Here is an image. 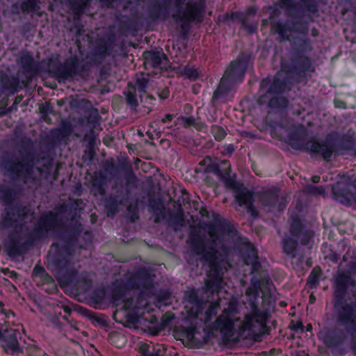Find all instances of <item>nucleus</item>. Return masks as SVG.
Instances as JSON below:
<instances>
[{"instance_id": "obj_1", "label": "nucleus", "mask_w": 356, "mask_h": 356, "mask_svg": "<svg viewBox=\"0 0 356 356\" xmlns=\"http://www.w3.org/2000/svg\"><path fill=\"white\" fill-rule=\"evenodd\" d=\"M59 219V227L54 233L60 228V238L63 242H54L51 244L47 256V268L61 286H74L78 282V273L74 268L73 261V245L82 232L83 227L79 222L61 227L62 220L60 218Z\"/></svg>"}, {"instance_id": "obj_2", "label": "nucleus", "mask_w": 356, "mask_h": 356, "mask_svg": "<svg viewBox=\"0 0 356 356\" xmlns=\"http://www.w3.org/2000/svg\"><path fill=\"white\" fill-rule=\"evenodd\" d=\"M17 62L26 78L31 79L44 72L58 83L73 81L90 69L88 63L77 55L71 56L63 62L57 58L38 61L31 51H25L19 53Z\"/></svg>"}, {"instance_id": "obj_3", "label": "nucleus", "mask_w": 356, "mask_h": 356, "mask_svg": "<svg viewBox=\"0 0 356 356\" xmlns=\"http://www.w3.org/2000/svg\"><path fill=\"white\" fill-rule=\"evenodd\" d=\"M58 213L47 211L42 213L33 225V230L24 238L17 229L10 232L5 242V252L12 259H19L38 243L49 238L60 224Z\"/></svg>"}, {"instance_id": "obj_4", "label": "nucleus", "mask_w": 356, "mask_h": 356, "mask_svg": "<svg viewBox=\"0 0 356 356\" xmlns=\"http://www.w3.org/2000/svg\"><path fill=\"white\" fill-rule=\"evenodd\" d=\"M191 251L201 257L200 260L208 264L209 270L207 276L210 278L205 282L207 291L211 293L219 292L223 284V269L221 263L218 259L216 249L211 246L206 248L205 238L197 233L191 232L187 240Z\"/></svg>"}, {"instance_id": "obj_5", "label": "nucleus", "mask_w": 356, "mask_h": 356, "mask_svg": "<svg viewBox=\"0 0 356 356\" xmlns=\"http://www.w3.org/2000/svg\"><path fill=\"white\" fill-rule=\"evenodd\" d=\"M260 316L259 312L254 314H247L244 316L243 322L238 327V336H235L223 325L215 319L210 323L204 324L203 328L204 336L202 343H207L214 337V332H217L220 334L222 343L229 346L237 343L242 339H252L256 336L254 330V323L258 321L257 317Z\"/></svg>"}, {"instance_id": "obj_6", "label": "nucleus", "mask_w": 356, "mask_h": 356, "mask_svg": "<svg viewBox=\"0 0 356 356\" xmlns=\"http://www.w3.org/2000/svg\"><path fill=\"white\" fill-rule=\"evenodd\" d=\"M22 187L17 184L9 186L0 182V203L5 207L3 216L6 227H13L17 222L26 221L32 215L31 209L18 202Z\"/></svg>"}, {"instance_id": "obj_7", "label": "nucleus", "mask_w": 356, "mask_h": 356, "mask_svg": "<svg viewBox=\"0 0 356 356\" xmlns=\"http://www.w3.org/2000/svg\"><path fill=\"white\" fill-rule=\"evenodd\" d=\"M250 60V54L241 51L236 59L229 63L213 92V99L217 100L226 97L237 83L244 81Z\"/></svg>"}, {"instance_id": "obj_8", "label": "nucleus", "mask_w": 356, "mask_h": 356, "mask_svg": "<svg viewBox=\"0 0 356 356\" xmlns=\"http://www.w3.org/2000/svg\"><path fill=\"white\" fill-rule=\"evenodd\" d=\"M132 291L128 278H119L111 282L110 286V298L113 304L119 305L123 302V309L127 311L126 319L129 323L135 324L145 314L146 308L135 303L133 298H127L129 291Z\"/></svg>"}, {"instance_id": "obj_9", "label": "nucleus", "mask_w": 356, "mask_h": 356, "mask_svg": "<svg viewBox=\"0 0 356 356\" xmlns=\"http://www.w3.org/2000/svg\"><path fill=\"white\" fill-rule=\"evenodd\" d=\"M33 156V154L28 152L19 161L13 154L6 152L0 157V168L13 181L19 180L26 183L32 175Z\"/></svg>"}, {"instance_id": "obj_10", "label": "nucleus", "mask_w": 356, "mask_h": 356, "mask_svg": "<svg viewBox=\"0 0 356 356\" xmlns=\"http://www.w3.org/2000/svg\"><path fill=\"white\" fill-rule=\"evenodd\" d=\"M205 3L204 1L189 2L182 12L173 15L177 22H180L182 37L188 33L192 22L201 23L204 17Z\"/></svg>"}, {"instance_id": "obj_11", "label": "nucleus", "mask_w": 356, "mask_h": 356, "mask_svg": "<svg viewBox=\"0 0 356 356\" xmlns=\"http://www.w3.org/2000/svg\"><path fill=\"white\" fill-rule=\"evenodd\" d=\"M259 95L252 103L250 113L254 116V125L261 132L267 131V76L260 82Z\"/></svg>"}, {"instance_id": "obj_12", "label": "nucleus", "mask_w": 356, "mask_h": 356, "mask_svg": "<svg viewBox=\"0 0 356 356\" xmlns=\"http://www.w3.org/2000/svg\"><path fill=\"white\" fill-rule=\"evenodd\" d=\"M258 11V7L256 6H249L245 11H231L225 13L222 19L226 22L228 21L236 22L241 24V28L248 35H252L257 33L258 29V22L257 21L249 22L248 18L250 16H255Z\"/></svg>"}, {"instance_id": "obj_13", "label": "nucleus", "mask_w": 356, "mask_h": 356, "mask_svg": "<svg viewBox=\"0 0 356 356\" xmlns=\"http://www.w3.org/2000/svg\"><path fill=\"white\" fill-rule=\"evenodd\" d=\"M21 337V333L17 329H0V341L5 352L8 355L23 356L24 346L19 342Z\"/></svg>"}, {"instance_id": "obj_14", "label": "nucleus", "mask_w": 356, "mask_h": 356, "mask_svg": "<svg viewBox=\"0 0 356 356\" xmlns=\"http://www.w3.org/2000/svg\"><path fill=\"white\" fill-rule=\"evenodd\" d=\"M261 284L263 286L262 290V312L256 311L252 314L256 312H259L260 316L257 317V322L254 323V328L256 325L261 326V332L263 335L267 334V308H265V305L267 302V277H263L261 279ZM261 289V282L254 278H252L250 282V286L248 289L247 293L250 294L252 292L257 294Z\"/></svg>"}, {"instance_id": "obj_15", "label": "nucleus", "mask_w": 356, "mask_h": 356, "mask_svg": "<svg viewBox=\"0 0 356 356\" xmlns=\"http://www.w3.org/2000/svg\"><path fill=\"white\" fill-rule=\"evenodd\" d=\"M238 312V304L236 300H231L221 314L216 317L218 322L223 325L235 336H238V327L243 322L240 317L236 316Z\"/></svg>"}, {"instance_id": "obj_16", "label": "nucleus", "mask_w": 356, "mask_h": 356, "mask_svg": "<svg viewBox=\"0 0 356 356\" xmlns=\"http://www.w3.org/2000/svg\"><path fill=\"white\" fill-rule=\"evenodd\" d=\"M207 170L216 175L227 188L236 189L238 187L236 175L232 173L231 164L228 160L221 161L220 164H210L207 166Z\"/></svg>"}, {"instance_id": "obj_17", "label": "nucleus", "mask_w": 356, "mask_h": 356, "mask_svg": "<svg viewBox=\"0 0 356 356\" xmlns=\"http://www.w3.org/2000/svg\"><path fill=\"white\" fill-rule=\"evenodd\" d=\"M144 67L152 76L160 74L166 67L164 61H168L167 56L161 51H146L143 54Z\"/></svg>"}, {"instance_id": "obj_18", "label": "nucleus", "mask_w": 356, "mask_h": 356, "mask_svg": "<svg viewBox=\"0 0 356 356\" xmlns=\"http://www.w3.org/2000/svg\"><path fill=\"white\" fill-rule=\"evenodd\" d=\"M149 211L155 212L154 222L159 223L161 218L167 219L174 225H177L182 219V215L175 213L170 209H166L163 202L160 200H150Z\"/></svg>"}, {"instance_id": "obj_19", "label": "nucleus", "mask_w": 356, "mask_h": 356, "mask_svg": "<svg viewBox=\"0 0 356 356\" xmlns=\"http://www.w3.org/2000/svg\"><path fill=\"white\" fill-rule=\"evenodd\" d=\"M132 290H148L153 286L154 275L146 268H140L128 277Z\"/></svg>"}, {"instance_id": "obj_20", "label": "nucleus", "mask_w": 356, "mask_h": 356, "mask_svg": "<svg viewBox=\"0 0 356 356\" xmlns=\"http://www.w3.org/2000/svg\"><path fill=\"white\" fill-rule=\"evenodd\" d=\"M152 76L150 72H141L136 75L134 85L129 83V88H133L138 92V95L142 103H147L149 101V104L154 105L156 98L149 94L147 93V89L149 83V77Z\"/></svg>"}, {"instance_id": "obj_21", "label": "nucleus", "mask_w": 356, "mask_h": 356, "mask_svg": "<svg viewBox=\"0 0 356 356\" xmlns=\"http://www.w3.org/2000/svg\"><path fill=\"white\" fill-rule=\"evenodd\" d=\"M172 0H151L147 4L149 17L154 22L165 20L170 13Z\"/></svg>"}, {"instance_id": "obj_22", "label": "nucleus", "mask_w": 356, "mask_h": 356, "mask_svg": "<svg viewBox=\"0 0 356 356\" xmlns=\"http://www.w3.org/2000/svg\"><path fill=\"white\" fill-rule=\"evenodd\" d=\"M114 38L111 37L100 38L92 50L91 55L94 60H102L108 56L113 47Z\"/></svg>"}, {"instance_id": "obj_23", "label": "nucleus", "mask_w": 356, "mask_h": 356, "mask_svg": "<svg viewBox=\"0 0 356 356\" xmlns=\"http://www.w3.org/2000/svg\"><path fill=\"white\" fill-rule=\"evenodd\" d=\"M335 198L342 204L356 203V186L351 185L347 188L341 184H337L332 188Z\"/></svg>"}, {"instance_id": "obj_24", "label": "nucleus", "mask_w": 356, "mask_h": 356, "mask_svg": "<svg viewBox=\"0 0 356 356\" xmlns=\"http://www.w3.org/2000/svg\"><path fill=\"white\" fill-rule=\"evenodd\" d=\"M0 90L12 95L17 93L21 90L19 78L3 70L0 71Z\"/></svg>"}, {"instance_id": "obj_25", "label": "nucleus", "mask_w": 356, "mask_h": 356, "mask_svg": "<svg viewBox=\"0 0 356 356\" xmlns=\"http://www.w3.org/2000/svg\"><path fill=\"white\" fill-rule=\"evenodd\" d=\"M103 205L108 217L113 216L120 211V206L124 204V198L118 194L110 193L103 200Z\"/></svg>"}, {"instance_id": "obj_26", "label": "nucleus", "mask_w": 356, "mask_h": 356, "mask_svg": "<svg viewBox=\"0 0 356 356\" xmlns=\"http://www.w3.org/2000/svg\"><path fill=\"white\" fill-rule=\"evenodd\" d=\"M235 201L240 207L251 204L254 201L253 193L247 188H238L235 191Z\"/></svg>"}, {"instance_id": "obj_27", "label": "nucleus", "mask_w": 356, "mask_h": 356, "mask_svg": "<svg viewBox=\"0 0 356 356\" xmlns=\"http://www.w3.org/2000/svg\"><path fill=\"white\" fill-rule=\"evenodd\" d=\"M90 0H69V8L75 19H79L85 10L90 6Z\"/></svg>"}, {"instance_id": "obj_28", "label": "nucleus", "mask_w": 356, "mask_h": 356, "mask_svg": "<svg viewBox=\"0 0 356 356\" xmlns=\"http://www.w3.org/2000/svg\"><path fill=\"white\" fill-rule=\"evenodd\" d=\"M209 232L212 237H215L217 232H224L230 231L231 226L229 223L223 218H216L213 224L207 225Z\"/></svg>"}, {"instance_id": "obj_29", "label": "nucleus", "mask_w": 356, "mask_h": 356, "mask_svg": "<svg viewBox=\"0 0 356 356\" xmlns=\"http://www.w3.org/2000/svg\"><path fill=\"white\" fill-rule=\"evenodd\" d=\"M241 257L243 259L244 264H248V261L257 257V250L250 242L244 243L242 244L239 249Z\"/></svg>"}, {"instance_id": "obj_30", "label": "nucleus", "mask_w": 356, "mask_h": 356, "mask_svg": "<svg viewBox=\"0 0 356 356\" xmlns=\"http://www.w3.org/2000/svg\"><path fill=\"white\" fill-rule=\"evenodd\" d=\"M340 321L348 325H356V307L346 306L340 312Z\"/></svg>"}, {"instance_id": "obj_31", "label": "nucleus", "mask_w": 356, "mask_h": 356, "mask_svg": "<svg viewBox=\"0 0 356 356\" xmlns=\"http://www.w3.org/2000/svg\"><path fill=\"white\" fill-rule=\"evenodd\" d=\"M106 183V176L102 172H95L92 177V184L93 188L97 190L99 195L106 194L105 184Z\"/></svg>"}, {"instance_id": "obj_32", "label": "nucleus", "mask_w": 356, "mask_h": 356, "mask_svg": "<svg viewBox=\"0 0 356 356\" xmlns=\"http://www.w3.org/2000/svg\"><path fill=\"white\" fill-rule=\"evenodd\" d=\"M79 311L81 314L88 317L93 323H96L102 326H106L107 324V321L105 316L102 314H97L92 311L83 307H80Z\"/></svg>"}, {"instance_id": "obj_33", "label": "nucleus", "mask_w": 356, "mask_h": 356, "mask_svg": "<svg viewBox=\"0 0 356 356\" xmlns=\"http://www.w3.org/2000/svg\"><path fill=\"white\" fill-rule=\"evenodd\" d=\"M309 149L313 153L321 154L325 160H328L332 154L331 146L316 142L311 144Z\"/></svg>"}, {"instance_id": "obj_34", "label": "nucleus", "mask_w": 356, "mask_h": 356, "mask_svg": "<svg viewBox=\"0 0 356 356\" xmlns=\"http://www.w3.org/2000/svg\"><path fill=\"white\" fill-rule=\"evenodd\" d=\"M32 275L35 278H39L41 283L45 280H52V276L49 275L45 268L39 264H37L32 271Z\"/></svg>"}, {"instance_id": "obj_35", "label": "nucleus", "mask_w": 356, "mask_h": 356, "mask_svg": "<svg viewBox=\"0 0 356 356\" xmlns=\"http://www.w3.org/2000/svg\"><path fill=\"white\" fill-rule=\"evenodd\" d=\"M70 301L67 298L65 297L60 296V298L56 300V302L55 305L58 307L63 309L64 312L66 314V315L62 316V318L66 321H69L68 316H70L72 309L71 307L69 305Z\"/></svg>"}, {"instance_id": "obj_36", "label": "nucleus", "mask_w": 356, "mask_h": 356, "mask_svg": "<svg viewBox=\"0 0 356 356\" xmlns=\"http://www.w3.org/2000/svg\"><path fill=\"white\" fill-rule=\"evenodd\" d=\"M127 218L131 222H135L139 219L138 202H131L127 207Z\"/></svg>"}, {"instance_id": "obj_37", "label": "nucleus", "mask_w": 356, "mask_h": 356, "mask_svg": "<svg viewBox=\"0 0 356 356\" xmlns=\"http://www.w3.org/2000/svg\"><path fill=\"white\" fill-rule=\"evenodd\" d=\"M181 332L182 335L189 341L195 339V335L198 333V327L195 322L191 323L188 326L182 327Z\"/></svg>"}, {"instance_id": "obj_38", "label": "nucleus", "mask_w": 356, "mask_h": 356, "mask_svg": "<svg viewBox=\"0 0 356 356\" xmlns=\"http://www.w3.org/2000/svg\"><path fill=\"white\" fill-rule=\"evenodd\" d=\"M39 3L40 0H24L20 4L21 10L24 13L35 11L39 8Z\"/></svg>"}, {"instance_id": "obj_39", "label": "nucleus", "mask_w": 356, "mask_h": 356, "mask_svg": "<svg viewBox=\"0 0 356 356\" xmlns=\"http://www.w3.org/2000/svg\"><path fill=\"white\" fill-rule=\"evenodd\" d=\"M129 88V90L124 92L127 104L131 107L136 108L138 106L137 99L138 92L133 88Z\"/></svg>"}, {"instance_id": "obj_40", "label": "nucleus", "mask_w": 356, "mask_h": 356, "mask_svg": "<svg viewBox=\"0 0 356 356\" xmlns=\"http://www.w3.org/2000/svg\"><path fill=\"white\" fill-rule=\"evenodd\" d=\"M211 133L216 141H222L227 136L225 129L217 124H213L211 127Z\"/></svg>"}, {"instance_id": "obj_41", "label": "nucleus", "mask_w": 356, "mask_h": 356, "mask_svg": "<svg viewBox=\"0 0 356 356\" xmlns=\"http://www.w3.org/2000/svg\"><path fill=\"white\" fill-rule=\"evenodd\" d=\"M156 299L160 303L167 304L170 301L171 293L168 289H161L156 294Z\"/></svg>"}, {"instance_id": "obj_42", "label": "nucleus", "mask_w": 356, "mask_h": 356, "mask_svg": "<svg viewBox=\"0 0 356 356\" xmlns=\"http://www.w3.org/2000/svg\"><path fill=\"white\" fill-rule=\"evenodd\" d=\"M42 290L49 294H54L58 292V288L55 282V280L52 277V280H45L41 283Z\"/></svg>"}, {"instance_id": "obj_43", "label": "nucleus", "mask_w": 356, "mask_h": 356, "mask_svg": "<svg viewBox=\"0 0 356 356\" xmlns=\"http://www.w3.org/2000/svg\"><path fill=\"white\" fill-rule=\"evenodd\" d=\"M203 305H193L186 312L187 317L190 319L196 321L198 316L202 314Z\"/></svg>"}, {"instance_id": "obj_44", "label": "nucleus", "mask_w": 356, "mask_h": 356, "mask_svg": "<svg viewBox=\"0 0 356 356\" xmlns=\"http://www.w3.org/2000/svg\"><path fill=\"white\" fill-rule=\"evenodd\" d=\"M218 309L216 305H210L204 312V324L211 323V319L217 315Z\"/></svg>"}, {"instance_id": "obj_45", "label": "nucleus", "mask_w": 356, "mask_h": 356, "mask_svg": "<svg viewBox=\"0 0 356 356\" xmlns=\"http://www.w3.org/2000/svg\"><path fill=\"white\" fill-rule=\"evenodd\" d=\"M296 241L293 238L284 239L282 243L283 249L284 252L288 254L293 255L296 248Z\"/></svg>"}, {"instance_id": "obj_46", "label": "nucleus", "mask_w": 356, "mask_h": 356, "mask_svg": "<svg viewBox=\"0 0 356 356\" xmlns=\"http://www.w3.org/2000/svg\"><path fill=\"white\" fill-rule=\"evenodd\" d=\"M287 104V100L282 96L277 95L270 97L268 106L270 107H284Z\"/></svg>"}, {"instance_id": "obj_47", "label": "nucleus", "mask_w": 356, "mask_h": 356, "mask_svg": "<svg viewBox=\"0 0 356 356\" xmlns=\"http://www.w3.org/2000/svg\"><path fill=\"white\" fill-rule=\"evenodd\" d=\"M183 73L191 80H196L199 77V72L195 67L186 66L184 68Z\"/></svg>"}, {"instance_id": "obj_48", "label": "nucleus", "mask_w": 356, "mask_h": 356, "mask_svg": "<svg viewBox=\"0 0 356 356\" xmlns=\"http://www.w3.org/2000/svg\"><path fill=\"white\" fill-rule=\"evenodd\" d=\"M321 273V270L318 268H315L312 273L310 274L309 279H308V283L311 285V286H313L316 284L318 280V277Z\"/></svg>"}, {"instance_id": "obj_49", "label": "nucleus", "mask_w": 356, "mask_h": 356, "mask_svg": "<svg viewBox=\"0 0 356 356\" xmlns=\"http://www.w3.org/2000/svg\"><path fill=\"white\" fill-rule=\"evenodd\" d=\"M236 147L233 144H226L222 149V154L227 158H230L235 152Z\"/></svg>"}, {"instance_id": "obj_50", "label": "nucleus", "mask_w": 356, "mask_h": 356, "mask_svg": "<svg viewBox=\"0 0 356 356\" xmlns=\"http://www.w3.org/2000/svg\"><path fill=\"white\" fill-rule=\"evenodd\" d=\"M106 296V291L104 289H97L92 293V297L95 302H102Z\"/></svg>"}, {"instance_id": "obj_51", "label": "nucleus", "mask_w": 356, "mask_h": 356, "mask_svg": "<svg viewBox=\"0 0 356 356\" xmlns=\"http://www.w3.org/2000/svg\"><path fill=\"white\" fill-rule=\"evenodd\" d=\"M170 90L168 87L159 88L156 90V94L160 100H165L170 96Z\"/></svg>"}, {"instance_id": "obj_52", "label": "nucleus", "mask_w": 356, "mask_h": 356, "mask_svg": "<svg viewBox=\"0 0 356 356\" xmlns=\"http://www.w3.org/2000/svg\"><path fill=\"white\" fill-rule=\"evenodd\" d=\"M124 170L125 171V179L127 184H129L131 181H136V176L131 167L127 165L124 166Z\"/></svg>"}, {"instance_id": "obj_53", "label": "nucleus", "mask_w": 356, "mask_h": 356, "mask_svg": "<svg viewBox=\"0 0 356 356\" xmlns=\"http://www.w3.org/2000/svg\"><path fill=\"white\" fill-rule=\"evenodd\" d=\"M247 266H251V273H257L261 268V264L258 261V257L248 261V264H244Z\"/></svg>"}, {"instance_id": "obj_54", "label": "nucleus", "mask_w": 356, "mask_h": 356, "mask_svg": "<svg viewBox=\"0 0 356 356\" xmlns=\"http://www.w3.org/2000/svg\"><path fill=\"white\" fill-rule=\"evenodd\" d=\"M188 302L193 305H203L202 300L195 291H192L188 296Z\"/></svg>"}, {"instance_id": "obj_55", "label": "nucleus", "mask_w": 356, "mask_h": 356, "mask_svg": "<svg viewBox=\"0 0 356 356\" xmlns=\"http://www.w3.org/2000/svg\"><path fill=\"white\" fill-rule=\"evenodd\" d=\"M180 119L182 121L184 126L185 127H193V126L195 125V122L196 121V119L193 116H181Z\"/></svg>"}, {"instance_id": "obj_56", "label": "nucleus", "mask_w": 356, "mask_h": 356, "mask_svg": "<svg viewBox=\"0 0 356 356\" xmlns=\"http://www.w3.org/2000/svg\"><path fill=\"white\" fill-rule=\"evenodd\" d=\"M247 212L253 218H257L259 215V212L254 205V202H252L251 204H248L246 206Z\"/></svg>"}, {"instance_id": "obj_57", "label": "nucleus", "mask_w": 356, "mask_h": 356, "mask_svg": "<svg viewBox=\"0 0 356 356\" xmlns=\"http://www.w3.org/2000/svg\"><path fill=\"white\" fill-rule=\"evenodd\" d=\"M193 127L198 131H201V132H206L207 130V124L200 121V120H197L195 121V125L193 126Z\"/></svg>"}, {"instance_id": "obj_58", "label": "nucleus", "mask_w": 356, "mask_h": 356, "mask_svg": "<svg viewBox=\"0 0 356 356\" xmlns=\"http://www.w3.org/2000/svg\"><path fill=\"white\" fill-rule=\"evenodd\" d=\"M100 118V116L98 113L97 110H95L94 111L91 112L88 116V121L91 122L96 123L99 121Z\"/></svg>"}, {"instance_id": "obj_59", "label": "nucleus", "mask_w": 356, "mask_h": 356, "mask_svg": "<svg viewBox=\"0 0 356 356\" xmlns=\"http://www.w3.org/2000/svg\"><path fill=\"white\" fill-rule=\"evenodd\" d=\"M149 346L146 343L141 345L139 348V353L141 355L140 356H147L150 355L152 353L149 351Z\"/></svg>"}, {"instance_id": "obj_60", "label": "nucleus", "mask_w": 356, "mask_h": 356, "mask_svg": "<svg viewBox=\"0 0 356 356\" xmlns=\"http://www.w3.org/2000/svg\"><path fill=\"white\" fill-rule=\"evenodd\" d=\"M175 118V115L173 114H170V113H167L165 114L162 118H161V122L163 123V124H165V123H170L172 121V120L174 119Z\"/></svg>"}, {"instance_id": "obj_61", "label": "nucleus", "mask_w": 356, "mask_h": 356, "mask_svg": "<svg viewBox=\"0 0 356 356\" xmlns=\"http://www.w3.org/2000/svg\"><path fill=\"white\" fill-rule=\"evenodd\" d=\"M193 111V106L191 104H185L183 108V112L186 115L191 114Z\"/></svg>"}, {"instance_id": "obj_62", "label": "nucleus", "mask_w": 356, "mask_h": 356, "mask_svg": "<svg viewBox=\"0 0 356 356\" xmlns=\"http://www.w3.org/2000/svg\"><path fill=\"white\" fill-rule=\"evenodd\" d=\"M186 1V0H175V6L176 8V11L177 13L179 12L180 9L182 8Z\"/></svg>"}, {"instance_id": "obj_63", "label": "nucleus", "mask_w": 356, "mask_h": 356, "mask_svg": "<svg viewBox=\"0 0 356 356\" xmlns=\"http://www.w3.org/2000/svg\"><path fill=\"white\" fill-rule=\"evenodd\" d=\"M291 326L292 330L297 332L302 330V324L300 322L293 323Z\"/></svg>"}, {"instance_id": "obj_64", "label": "nucleus", "mask_w": 356, "mask_h": 356, "mask_svg": "<svg viewBox=\"0 0 356 356\" xmlns=\"http://www.w3.org/2000/svg\"><path fill=\"white\" fill-rule=\"evenodd\" d=\"M120 338V334L118 333H112L109 336V341L111 343L114 344L115 343V339Z\"/></svg>"}]
</instances>
